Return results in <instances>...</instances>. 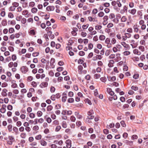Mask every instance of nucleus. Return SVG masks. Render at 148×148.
<instances>
[{
  "label": "nucleus",
  "mask_w": 148,
  "mask_h": 148,
  "mask_svg": "<svg viewBox=\"0 0 148 148\" xmlns=\"http://www.w3.org/2000/svg\"><path fill=\"white\" fill-rule=\"evenodd\" d=\"M93 114L94 112L93 110H91L88 112V119H92L94 118V116L93 115Z\"/></svg>",
  "instance_id": "f257e3e1"
},
{
  "label": "nucleus",
  "mask_w": 148,
  "mask_h": 148,
  "mask_svg": "<svg viewBox=\"0 0 148 148\" xmlns=\"http://www.w3.org/2000/svg\"><path fill=\"white\" fill-rule=\"evenodd\" d=\"M8 139L9 140H7L8 144L9 145H12L15 140L14 137L13 136H9L8 137Z\"/></svg>",
  "instance_id": "f03ea898"
},
{
  "label": "nucleus",
  "mask_w": 148,
  "mask_h": 148,
  "mask_svg": "<svg viewBox=\"0 0 148 148\" xmlns=\"http://www.w3.org/2000/svg\"><path fill=\"white\" fill-rule=\"evenodd\" d=\"M28 71V68L25 66H23L21 68V71L23 73H25Z\"/></svg>",
  "instance_id": "7ed1b4c3"
},
{
  "label": "nucleus",
  "mask_w": 148,
  "mask_h": 148,
  "mask_svg": "<svg viewBox=\"0 0 148 148\" xmlns=\"http://www.w3.org/2000/svg\"><path fill=\"white\" fill-rule=\"evenodd\" d=\"M66 144L67 148H70L71 147V140H66Z\"/></svg>",
  "instance_id": "20e7f679"
},
{
  "label": "nucleus",
  "mask_w": 148,
  "mask_h": 148,
  "mask_svg": "<svg viewBox=\"0 0 148 148\" xmlns=\"http://www.w3.org/2000/svg\"><path fill=\"white\" fill-rule=\"evenodd\" d=\"M127 8L126 5H125L123 7V9L120 10V12L121 14H123L125 12H127Z\"/></svg>",
  "instance_id": "39448f33"
},
{
  "label": "nucleus",
  "mask_w": 148,
  "mask_h": 148,
  "mask_svg": "<svg viewBox=\"0 0 148 148\" xmlns=\"http://www.w3.org/2000/svg\"><path fill=\"white\" fill-rule=\"evenodd\" d=\"M48 85V83L46 82H42L40 85V86L42 88L47 87Z\"/></svg>",
  "instance_id": "423d86ee"
},
{
  "label": "nucleus",
  "mask_w": 148,
  "mask_h": 148,
  "mask_svg": "<svg viewBox=\"0 0 148 148\" xmlns=\"http://www.w3.org/2000/svg\"><path fill=\"white\" fill-rule=\"evenodd\" d=\"M108 80V81H114L116 80V77L115 76H113L112 77L110 76L109 77H107Z\"/></svg>",
  "instance_id": "0eeeda50"
},
{
  "label": "nucleus",
  "mask_w": 148,
  "mask_h": 148,
  "mask_svg": "<svg viewBox=\"0 0 148 148\" xmlns=\"http://www.w3.org/2000/svg\"><path fill=\"white\" fill-rule=\"evenodd\" d=\"M55 8L53 6H47L46 8V10L48 11H53L54 10Z\"/></svg>",
  "instance_id": "6e6552de"
},
{
  "label": "nucleus",
  "mask_w": 148,
  "mask_h": 148,
  "mask_svg": "<svg viewBox=\"0 0 148 148\" xmlns=\"http://www.w3.org/2000/svg\"><path fill=\"white\" fill-rule=\"evenodd\" d=\"M133 53L135 54L140 55L141 54L140 52L137 49H135L133 50Z\"/></svg>",
  "instance_id": "1a4fd4ad"
},
{
  "label": "nucleus",
  "mask_w": 148,
  "mask_h": 148,
  "mask_svg": "<svg viewBox=\"0 0 148 148\" xmlns=\"http://www.w3.org/2000/svg\"><path fill=\"white\" fill-rule=\"evenodd\" d=\"M136 10L135 9H133L131 10H129L128 12L132 15H134L136 12Z\"/></svg>",
  "instance_id": "9d476101"
},
{
  "label": "nucleus",
  "mask_w": 148,
  "mask_h": 148,
  "mask_svg": "<svg viewBox=\"0 0 148 148\" xmlns=\"http://www.w3.org/2000/svg\"><path fill=\"white\" fill-rule=\"evenodd\" d=\"M103 19L104 20V21L103 22V24L105 25H106L107 24V22L106 23L104 24V23H106V21H107L108 20V17L107 16H105L103 17Z\"/></svg>",
  "instance_id": "9b49d317"
},
{
  "label": "nucleus",
  "mask_w": 148,
  "mask_h": 148,
  "mask_svg": "<svg viewBox=\"0 0 148 148\" xmlns=\"http://www.w3.org/2000/svg\"><path fill=\"white\" fill-rule=\"evenodd\" d=\"M3 92L1 93L3 97L6 96L7 95L6 93V92L7 91V90L4 89L3 90Z\"/></svg>",
  "instance_id": "f8f14e48"
},
{
  "label": "nucleus",
  "mask_w": 148,
  "mask_h": 148,
  "mask_svg": "<svg viewBox=\"0 0 148 148\" xmlns=\"http://www.w3.org/2000/svg\"><path fill=\"white\" fill-rule=\"evenodd\" d=\"M40 143L41 145L43 146H45L47 144V142L45 140L42 139L40 141Z\"/></svg>",
  "instance_id": "ddd939ff"
},
{
  "label": "nucleus",
  "mask_w": 148,
  "mask_h": 148,
  "mask_svg": "<svg viewBox=\"0 0 148 148\" xmlns=\"http://www.w3.org/2000/svg\"><path fill=\"white\" fill-rule=\"evenodd\" d=\"M121 44L125 48L127 49L129 47L128 45L126 44L125 42H121Z\"/></svg>",
  "instance_id": "4468645a"
},
{
  "label": "nucleus",
  "mask_w": 148,
  "mask_h": 148,
  "mask_svg": "<svg viewBox=\"0 0 148 148\" xmlns=\"http://www.w3.org/2000/svg\"><path fill=\"white\" fill-rule=\"evenodd\" d=\"M29 33L30 35H34L36 34V32L34 30L32 29L29 31Z\"/></svg>",
  "instance_id": "2eb2a0df"
},
{
  "label": "nucleus",
  "mask_w": 148,
  "mask_h": 148,
  "mask_svg": "<svg viewBox=\"0 0 148 148\" xmlns=\"http://www.w3.org/2000/svg\"><path fill=\"white\" fill-rule=\"evenodd\" d=\"M99 39L100 40H104L105 39V36L103 35H101L99 37Z\"/></svg>",
  "instance_id": "dca6fc26"
},
{
  "label": "nucleus",
  "mask_w": 148,
  "mask_h": 148,
  "mask_svg": "<svg viewBox=\"0 0 148 148\" xmlns=\"http://www.w3.org/2000/svg\"><path fill=\"white\" fill-rule=\"evenodd\" d=\"M12 126L11 124H9L8 125L7 128L8 130V131L10 132L12 131Z\"/></svg>",
  "instance_id": "f3484780"
},
{
  "label": "nucleus",
  "mask_w": 148,
  "mask_h": 148,
  "mask_svg": "<svg viewBox=\"0 0 148 148\" xmlns=\"http://www.w3.org/2000/svg\"><path fill=\"white\" fill-rule=\"evenodd\" d=\"M133 28L134 29V32H136V33L138 32V29L137 27V25H134L133 27Z\"/></svg>",
  "instance_id": "a211bd4d"
},
{
  "label": "nucleus",
  "mask_w": 148,
  "mask_h": 148,
  "mask_svg": "<svg viewBox=\"0 0 148 148\" xmlns=\"http://www.w3.org/2000/svg\"><path fill=\"white\" fill-rule=\"evenodd\" d=\"M53 109V106L51 105H49L47 107V111H51Z\"/></svg>",
  "instance_id": "6ab92c4d"
},
{
  "label": "nucleus",
  "mask_w": 148,
  "mask_h": 148,
  "mask_svg": "<svg viewBox=\"0 0 148 148\" xmlns=\"http://www.w3.org/2000/svg\"><path fill=\"white\" fill-rule=\"evenodd\" d=\"M37 10V9L36 8H33L31 9V12L34 13H36Z\"/></svg>",
  "instance_id": "aec40b11"
},
{
  "label": "nucleus",
  "mask_w": 148,
  "mask_h": 148,
  "mask_svg": "<svg viewBox=\"0 0 148 148\" xmlns=\"http://www.w3.org/2000/svg\"><path fill=\"white\" fill-rule=\"evenodd\" d=\"M62 127L64 128H66L67 127L66 123L65 121H63L62 122Z\"/></svg>",
  "instance_id": "412c9836"
},
{
  "label": "nucleus",
  "mask_w": 148,
  "mask_h": 148,
  "mask_svg": "<svg viewBox=\"0 0 148 148\" xmlns=\"http://www.w3.org/2000/svg\"><path fill=\"white\" fill-rule=\"evenodd\" d=\"M3 10L2 11V12L1 13V15L2 17H4L5 16V12L4 11L5 9H2Z\"/></svg>",
  "instance_id": "4be33fe9"
},
{
  "label": "nucleus",
  "mask_w": 148,
  "mask_h": 148,
  "mask_svg": "<svg viewBox=\"0 0 148 148\" xmlns=\"http://www.w3.org/2000/svg\"><path fill=\"white\" fill-rule=\"evenodd\" d=\"M8 17L10 18H13L14 17L13 14L12 13L10 12L8 13Z\"/></svg>",
  "instance_id": "5701e85b"
},
{
  "label": "nucleus",
  "mask_w": 148,
  "mask_h": 148,
  "mask_svg": "<svg viewBox=\"0 0 148 148\" xmlns=\"http://www.w3.org/2000/svg\"><path fill=\"white\" fill-rule=\"evenodd\" d=\"M10 22V24L12 25H14L16 24V21L14 20H13L11 21H9L8 22Z\"/></svg>",
  "instance_id": "b1692460"
},
{
  "label": "nucleus",
  "mask_w": 148,
  "mask_h": 148,
  "mask_svg": "<svg viewBox=\"0 0 148 148\" xmlns=\"http://www.w3.org/2000/svg\"><path fill=\"white\" fill-rule=\"evenodd\" d=\"M100 79L102 82H105L107 80V79L105 77H101L100 78Z\"/></svg>",
  "instance_id": "393cba45"
},
{
  "label": "nucleus",
  "mask_w": 148,
  "mask_h": 148,
  "mask_svg": "<svg viewBox=\"0 0 148 148\" xmlns=\"http://www.w3.org/2000/svg\"><path fill=\"white\" fill-rule=\"evenodd\" d=\"M74 101V99L72 98H69L68 100V102L69 103H72Z\"/></svg>",
  "instance_id": "a878e982"
},
{
  "label": "nucleus",
  "mask_w": 148,
  "mask_h": 148,
  "mask_svg": "<svg viewBox=\"0 0 148 148\" xmlns=\"http://www.w3.org/2000/svg\"><path fill=\"white\" fill-rule=\"evenodd\" d=\"M127 19L125 16H123L121 18V21L122 22H125L126 21Z\"/></svg>",
  "instance_id": "bb28decb"
},
{
  "label": "nucleus",
  "mask_w": 148,
  "mask_h": 148,
  "mask_svg": "<svg viewBox=\"0 0 148 148\" xmlns=\"http://www.w3.org/2000/svg\"><path fill=\"white\" fill-rule=\"evenodd\" d=\"M100 76L101 75L100 74H96L94 75V77L96 79H97L99 78Z\"/></svg>",
  "instance_id": "cd10ccee"
},
{
  "label": "nucleus",
  "mask_w": 148,
  "mask_h": 148,
  "mask_svg": "<svg viewBox=\"0 0 148 148\" xmlns=\"http://www.w3.org/2000/svg\"><path fill=\"white\" fill-rule=\"evenodd\" d=\"M42 137L41 135L39 134L35 137V139L37 140H40Z\"/></svg>",
  "instance_id": "c85d7f7f"
},
{
  "label": "nucleus",
  "mask_w": 148,
  "mask_h": 148,
  "mask_svg": "<svg viewBox=\"0 0 148 148\" xmlns=\"http://www.w3.org/2000/svg\"><path fill=\"white\" fill-rule=\"evenodd\" d=\"M110 39L109 38H107L105 41V43L106 44H109L110 43Z\"/></svg>",
  "instance_id": "c756f323"
},
{
  "label": "nucleus",
  "mask_w": 148,
  "mask_h": 148,
  "mask_svg": "<svg viewBox=\"0 0 148 148\" xmlns=\"http://www.w3.org/2000/svg\"><path fill=\"white\" fill-rule=\"evenodd\" d=\"M111 51L110 50H107L105 52V55L106 56H109L110 53Z\"/></svg>",
  "instance_id": "7c9ffc66"
},
{
  "label": "nucleus",
  "mask_w": 148,
  "mask_h": 148,
  "mask_svg": "<svg viewBox=\"0 0 148 148\" xmlns=\"http://www.w3.org/2000/svg\"><path fill=\"white\" fill-rule=\"evenodd\" d=\"M28 13V12L27 10H24L22 12V14L23 15H27Z\"/></svg>",
  "instance_id": "2f4dec72"
},
{
  "label": "nucleus",
  "mask_w": 148,
  "mask_h": 148,
  "mask_svg": "<svg viewBox=\"0 0 148 148\" xmlns=\"http://www.w3.org/2000/svg\"><path fill=\"white\" fill-rule=\"evenodd\" d=\"M42 114V113L41 111H38L37 113V115L38 117L41 116Z\"/></svg>",
  "instance_id": "473e14b6"
},
{
  "label": "nucleus",
  "mask_w": 148,
  "mask_h": 148,
  "mask_svg": "<svg viewBox=\"0 0 148 148\" xmlns=\"http://www.w3.org/2000/svg\"><path fill=\"white\" fill-rule=\"evenodd\" d=\"M61 129V127L60 125L57 126L55 129V131L56 132H58Z\"/></svg>",
  "instance_id": "72a5a7b5"
},
{
  "label": "nucleus",
  "mask_w": 148,
  "mask_h": 148,
  "mask_svg": "<svg viewBox=\"0 0 148 148\" xmlns=\"http://www.w3.org/2000/svg\"><path fill=\"white\" fill-rule=\"evenodd\" d=\"M130 54V52L128 51H126L123 52V54L125 56H128Z\"/></svg>",
  "instance_id": "f704fd0d"
},
{
  "label": "nucleus",
  "mask_w": 148,
  "mask_h": 148,
  "mask_svg": "<svg viewBox=\"0 0 148 148\" xmlns=\"http://www.w3.org/2000/svg\"><path fill=\"white\" fill-rule=\"evenodd\" d=\"M124 35L126 36V37L127 38H130L131 36V35L130 34L128 33H125Z\"/></svg>",
  "instance_id": "c9c22d12"
},
{
  "label": "nucleus",
  "mask_w": 148,
  "mask_h": 148,
  "mask_svg": "<svg viewBox=\"0 0 148 148\" xmlns=\"http://www.w3.org/2000/svg\"><path fill=\"white\" fill-rule=\"evenodd\" d=\"M29 116L32 119L34 118L35 117V114L33 113H31L29 114Z\"/></svg>",
  "instance_id": "e433bc0d"
},
{
  "label": "nucleus",
  "mask_w": 148,
  "mask_h": 148,
  "mask_svg": "<svg viewBox=\"0 0 148 148\" xmlns=\"http://www.w3.org/2000/svg\"><path fill=\"white\" fill-rule=\"evenodd\" d=\"M9 32L10 33H12L14 32V30L13 28H10L9 29Z\"/></svg>",
  "instance_id": "4c0bfd02"
},
{
  "label": "nucleus",
  "mask_w": 148,
  "mask_h": 148,
  "mask_svg": "<svg viewBox=\"0 0 148 148\" xmlns=\"http://www.w3.org/2000/svg\"><path fill=\"white\" fill-rule=\"evenodd\" d=\"M26 49H22L21 53H19V54L21 55L22 53H24L26 52Z\"/></svg>",
  "instance_id": "58836bf2"
},
{
  "label": "nucleus",
  "mask_w": 148,
  "mask_h": 148,
  "mask_svg": "<svg viewBox=\"0 0 148 148\" xmlns=\"http://www.w3.org/2000/svg\"><path fill=\"white\" fill-rule=\"evenodd\" d=\"M112 21L115 23H119V20L118 18H116L112 20Z\"/></svg>",
  "instance_id": "ea45409f"
},
{
  "label": "nucleus",
  "mask_w": 148,
  "mask_h": 148,
  "mask_svg": "<svg viewBox=\"0 0 148 148\" xmlns=\"http://www.w3.org/2000/svg\"><path fill=\"white\" fill-rule=\"evenodd\" d=\"M115 17V15L113 13H111L109 16V18L110 19H112Z\"/></svg>",
  "instance_id": "a19ab883"
},
{
  "label": "nucleus",
  "mask_w": 148,
  "mask_h": 148,
  "mask_svg": "<svg viewBox=\"0 0 148 148\" xmlns=\"http://www.w3.org/2000/svg\"><path fill=\"white\" fill-rule=\"evenodd\" d=\"M139 49L142 51H145L144 47L142 46H140L139 47Z\"/></svg>",
  "instance_id": "79ce46f5"
},
{
  "label": "nucleus",
  "mask_w": 148,
  "mask_h": 148,
  "mask_svg": "<svg viewBox=\"0 0 148 148\" xmlns=\"http://www.w3.org/2000/svg\"><path fill=\"white\" fill-rule=\"evenodd\" d=\"M102 26L101 25H96L95 26V29L97 30H99L101 29Z\"/></svg>",
  "instance_id": "37998d69"
},
{
  "label": "nucleus",
  "mask_w": 148,
  "mask_h": 148,
  "mask_svg": "<svg viewBox=\"0 0 148 148\" xmlns=\"http://www.w3.org/2000/svg\"><path fill=\"white\" fill-rule=\"evenodd\" d=\"M12 5L15 7H18L19 5V3L17 2H14L12 3Z\"/></svg>",
  "instance_id": "c03bdc74"
},
{
  "label": "nucleus",
  "mask_w": 148,
  "mask_h": 148,
  "mask_svg": "<svg viewBox=\"0 0 148 148\" xmlns=\"http://www.w3.org/2000/svg\"><path fill=\"white\" fill-rule=\"evenodd\" d=\"M35 5V3L34 2H31L29 3V6L30 7H34Z\"/></svg>",
  "instance_id": "a18cd8bd"
},
{
  "label": "nucleus",
  "mask_w": 148,
  "mask_h": 148,
  "mask_svg": "<svg viewBox=\"0 0 148 148\" xmlns=\"http://www.w3.org/2000/svg\"><path fill=\"white\" fill-rule=\"evenodd\" d=\"M67 99V97L66 96H63L62 98V101L63 102H65Z\"/></svg>",
  "instance_id": "49530a36"
},
{
  "label": "nucleus",
  "mask_w": 148,
  "mask_h": 148,
  "mask_svg": "<svg viewBox=\"0 0 148 148\" xmlns=\"http://www.w3.org/2000/svg\"><path fill=\"white\" fill-rule=\"evenodd\" d=\"M26 136V134L25 133H23L21 134V137L23 138H25Z\"/></svg>",
  "instance_id": "de8ad7c7"
},
{
  "label": "nucleus",
  "mask_w": 148,
  "mask_h": 148,
  "mask_svg": "<svg viewBox=\"0 0 148 148\" xmlns=\"http://www.w3.org/2000/svg\"><path fill=\"white\" fill-rule=\"evenodd\" d=\"M26 22V19L25 18H23L21 21V23L23 24H25Z\"/></svg>",
  "instance_id": "09e8293b"
},
{
  "label": "nucleus",
  "mask_w": 148,
  "mask_h": 148,
  "mask_svg": "<svg viewBox=\"0 0 148 148\" xmlns=\"http://www.w3.org/2000/svg\"><path fill=\"white\" fill-rule=\"evenodd\" d=\"M104 15V13L102 12H100L98 14V16L100 17H102Z\"/></svg>",
  "instance_id": "8fccbe9b"
},
{
  "label": "nucleus",
  "mask_w": 148,
  "mask_h": 148,
  "mask_svg": "<svg viewBox=\"0 0 148 148\" xmlns=\"http://www.w3.org/2000/svg\"><path fill=\"white\" fill-rule=\"evenodd\" d=\"M6 110L5 108H1L0 109V111L1 112L4 113L5 112Z\"/></svg>",
  "instance_id": "3c124183"
},
{
  "label": "nucleus",
  "mask_w": 148,
  "mask_h": 148,
  "mask_svg": "<svg viewBox=\"0 0 148 148\" xmlns=\"http://www.w3.org/2000/svg\"><path fill=\"white\" fill-rule=\"evenodd\" d=\"M139 75L138 74H135L133 75V78L135 79H137L138 78Z\"/></svg>",
  "instance_id": "603ef678"
},
{
  "label": "nucleus",
  "mask_w": 148,
  "mask_h": 148,
  "mask_svg": "<svg viewBox=\"0 0 148 148\" xmlns=\"http://www.w3.org/2000/svg\"><path fill=\"white\" fill-rule=\"evenodd\" d=\"M39 128V127L38 126L35 125L33 127V130H34L36 131L38 130Z\"/></svg>",
  "instance_id": "864d4df0"
},
{
  "label": "nucleus",
  "mask_w": 148,
  "mask_h": 148,
  "mask_svg": "<svg viewBox=\"0 0 148 148\" xmlns=\"http://www.w3.org/2000/svg\"><path fill=\"white\" fill-rule=\"evenodd\" d=\"M120 123H121V125H122V127H126V124L125 123L124 121H121Z\"/></svg>",
  "instance_id": "5fc2aeb1"
},
{
  "label": "nucleus",
  "mask_w": 148,
  "mask_h": 148,
  "mask_svg": "<svg viewBox=\"0 0 148 148\" xmlns=\"http://www.w3.org/2000/svg\"><path fill=\"white\" fill-rule=\"evenodd\" d=\"M39 54V53L38 52H35L32 53V56L34 57H36L38 56Z\"/></svg>",
  "instance_id": "6e6d98bb"
},
{
  "label": "nucleus",
  "mask_w": 148,
  "mask_h": 148,
  "mask_svg": "<svg viewBox=\"0 0 148 148\" xmlns=\"http://www.w3.org/2000/svg\"><path fill=\"white\" fill-rule=\"evenodd\" d=\"M93 45L92 43H90L88 44V48L90 50H91L93 48Z\"/></svg>",
  "instance_id": "4d7b16f0"
},
{
  "label": "nucleus",
  "mask_w": 148,
  "mask_h": 148,
  "mask_svg": "<svg viewBox=\"0 0 148 148\" xmlns=\"http://www.w3.org/2000/svg\"><path fill=\"white\" fill-rule=\"evenodd\" d=\"M131 88L133 90H138V88L137 86H132L131 87Z\"/></svg>",
  "instance_id": "13d9d810"
},
{
  "label": "nucleus",
  "mask_w": 148,
  "mask_h": 148,
  "mask_svg": "<svg viewBox=\"0 0 148 148\" xmlns=\"http://www.w3.org/2000/svg\"><path fill=\"white\" fill-rule=\"evenodd\" d=\"M1 23L3 26H5L7 25V22L6 20H3L2 21Z\"/></svg>",
  "instance_id": "bf43d9fd"
},
{
  "label": "nucleus",
  "mask_w": 148,
  "mask_h": 148,
  "mask_svg": "<svg viewBox=\"0 0 148 148\" xmlns=\"http://www.w3.org/2000/svg\"><path fill=\"white\" fill-rule=\"evenodd\" d=\"M85 53L84 52L82 51H80L79 52V55L81 56H83L85 55Z\"/></svg>",
  "instance_id": "052dcab7"
},
{
  "label": "nucleus",
  "mask_w": 148,
  "mask_h": 148,
  "mask_svg": "<svg viewBox=\"0 0 148 148\" xmlns=\"http://www.w3.org/2000/svg\"><path fill=\"white\" fill-rule=\"evenodd\" d=\"M88 19L90 21H95V19L94 18H92L91 17L89 16L88 17Z\"/></svg>",
  "instance_id": "680f3d73"
},
{
  "label": "nucleus",
  "mask_w": 148,
  "mask_h": 148,
  "mask_svg": "<svg viewBox=\"0 0 148 148\" xmlns=\"http://www.w3.org/2000/svg\"><path fill=\"white\" fill-rule=\"evenodd\" d=\"M7 109L10 110H11L12 109V105H9L7 106Z\"/></svg>",
  "instance_id": "e2e57ef3"
},
{
  "label": "nucleus",
  "mask_w": 148,
  "mask_h": 148,
  "mask_svg": "<svg viewBox=\"0 0 148 148\" xmlns=\"http://www.w3.org/2000/svg\"><path fill=\"white\" fill-rule=\"evenodd\" d=\"M55 90V88L53 86H51L50 88V91L51 92H54Z\"/></svg>",
  "instance_id": "0e129e2a"
},
{
  "label": "nucleus",
  "mask_w": 148,
  "mask_h": 148,
  "mask_svg": "<svg viewBox=\"0 0 148 148\" xmlns=\"http://www.w3.org/2000/svg\"><path fill=\"white\" fill-rule=\"evenodd\" d=\"M49 75L51 76H53L54 75V73L53 71H50L49 72Z\"/></svg>",
  "instance_id": "69168bd1"
},
{
  "label": "nucleus",
  "mask_w": 148,
  "mask_h": 148,
  "mask_svg": "<svg viewBox=\"0 0 148 148\" xmlns=\"http://www.w3.org/2000/svg\"><path fill=\"white\" fill-rule=\"evenodd\" d=\"M63 69V68L62 67H59L57 69V70L58 71L60 72L62 71Z\"/></svg>",
  "instance_id": "338daca9"
},
{
  "label": "nucleus",
  "mask_w": 148,
  "mask_h": 148,
  "mask_svg": "<svg viewBox=\"0 0 148 148\" xmlns=\"http://www.w3.org/2000/svg\"><path fill=\"white\" fill-rule=\"evenodd\" d=\"M53 123L54 124H55L56 125H58L59 124V121L58 120H54L53 121Z\"/></svg>",
  "instance_id": "774afa93"
}]
</instances>
